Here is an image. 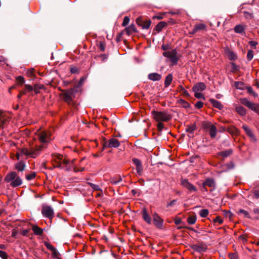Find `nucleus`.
<instances>
[{
	"label": "nucleus",
	"mask_w": 259,
	"mask_h": 259,
	"mask_svg": "<svg viewBox=\"0 0 259 259\" xmlns=\"http://www.w3.org/2000/svg\"><path fill=\"white\" fill-rule=\"evenodd\" d=\"M52 256L54 258H58L59 256V253L58 250L54 247V249L52 250Z\"/></svg>",
	"instance_id": "nucleus-41"
},
{
	"label": "nucleus",
	"mask_w": 259,
	"mask_h": 259,
	"mask_svg": "<svg viewBox=\"0 0 259 259\" xmlns=\"http://www.w3.org/2000/svg\"><path fill=\"white\" fill-rule=\"evenodd\" d=\"M41 213L44 217L48 218L50 220L53 219L54 216V212L52 207L49 205H43Z\"/></svg>",
	"instance_id": "nucleus-4"
},
{
	"label": "nucleus",
	"mask_w": 259,
	"mask_h": 259,
	"mask_svg": "<svg viewBox=\"0 0 259 259\" xmlns=\"http://www.w3.org/2000/svg\"><path fill=\"white\" fill-rule=\"evenodd\" d=\"M248 108L251 109V110L257 112L259 108V106L257 104L253 103V102H251L250 105L249 104Z\"/></svg>",
	"instance_id": "nucleus-28"
},
{
	"label": "nucleus",
	"mask_w": 259,
	"mask_h": 259,
	"mask_svg": "<svg viewBox=\"0 0 259 259\" xmlns=\"http://www.w3.org/2000/svg\"><path fill=\"white\" fill-rule=\"evenodd\" d=\"M246 90L247 91V92L250 94H252L253 93V89H252V88L251 87H248L246 88Z\"/></svg>",
	"instance_id": "nucleus-59"
},
{
	"label": "nucleus",
	"mask_w": 259,
	"mask_h": 259,
	"mask_svg": "<svg viewBox=\"0 0 259 259\" xmlns=\"http://www.w3.org/2000/svg\"><path fill=\"white\" fill-rule=\"evenodd\" d=\"M0 257L3 259H7L8 257V255L5 251L0 250Z\"/></svg>",
	"instance_id": "nucleus-48"
},
{
	"label": "nucleus",
	"mask_w": 259,
	"mask_h": 259,
	"mask_svg": "<svg viewBox=\"0 0 259 259\" xmlns=\"http://www.w3.org/2000/svg\"><path fill=\"white\" fill-rule=\"evenodd\" d=\"M143 166L142 164H141L140 165L136 166V171L138 175L141 176L143 173Z\"/></svg>",
	"instance_id": "nucleus-38"
},
{
	"label": "nucleus",
	"mask_w": 259,
	"mask_h": 259,
	"mask_svg": "<svg viewBox=\"0 0 259 259\" xmlns=\"http://www.w3.org/2000/svg\"><path fill=\"white\" fill-rule=\"evenodd\" d=\"M203 105V102L201 101H198L195 104V107L198 109H200L202 107Z\"/></svg>",
	"instance_id": "nucleus-53"
},
{
	"label": "nucleus",
	"mask_w": 259,
	"mask_h": 259,
	"mask_svg": "<svg viewBox=\"0 0 259 259\" xmlns=\"http://www.w3.org/2000/svg\"><path fill=\"white\" fill-rule=\"evenodd\" d=\"M163 124L161 122H159L157 124V128L159 131H162L163 128Z\"/></svg>",
	"instance_id": "nucleus-55"
},
{
	"label": "nucleus",
	"mask_w": 259,
	"mask_h": 259,
	"mask_svg": "<svg viewBox=\"0 0 259 259\" xmlns=\"http://www.w3.org/2000/svg\"><path fill=\"white\" fill-rule=\"evenodd\" d=\"M122 180L121 177L120 176L111 178L110 179V182L113 185H116Z\"/></svg>",
	"instance_id": "nucleus-25"
},
{
	"label": "nucleus",
	"mask_w": 259,
	"mask_h": 259,
	"mask_svg": "<svg viewBox=\"0 0 259 259\" xmlns=\"http://www.w3.org/2000/svg\"><path fill=\"white\" fill-rule=\"evenodd\" d=\"M172 76L171 75V74H168L167 75L166 77H165V81H164V85L165 87H168L170 83L172 81Z\"/></svg>",
	"instance_id": "nucleus-26"
},
{
	"label": "nucleus",
	"mask_w": 259,
	"mask_h": 259,
	"mask_svg": "<svg viewBox=\"0 0 259 259\" xmlns=\"http://www.w3.org/2000/svg\"><path fill=\"white\" fill-rule=\"evenodd\" d=\"M25 165L22 161H20L15 165V168L19 171H22L24 170Z\"/></svg>",
	"instance_id": "nucleus-22"
},
{
	"label": "nucleus",
	"mask_w": 259,
	"mask_h": 259,
	"mask_svg": "<svg viewBox=\"0 0 259 259\" xmlns=\"http://www.w3.org/2000/svg\"><path fill=\"white\" fill-rule=\"evenodd\" d=\"M242 128L245 132L246 134L252 139V140L253 141H256V139L253 134L251 130L246 125H243Z\"/></svg>",
	"instance_id": "nucleus-13"
},
{
	"label": "nucleus",
	"mask_w": 259,
	"mask_h": 259,
	"mask_svg": "<svg viewBox=\"0 0 259 259\" xmlns=\"http://www.w3.org/2000/svg\"><path fill=\"white\" fill-rule=\"evenodd\" d=\"M214 223H218L219 224H221L223 222V220L220 217H217L214 220Z\"/></svg>",
	"instance_id": "nucleus-46"
},
{
	"label": "nucleus",
	"mask_w": 259,
	"mask_h": 259,
	"mask_svg": "<svg viewBox=\"0 0 259 259\" xmlns=\"http://www.w3.org/2000/svg\"><path fill=\"white\" fill-rule=\"evenodd\" d=\"M45 245L48 249L51 251L54 248V247L50 243L48 242H45Z\"/></svg>",
	"instance_id": "nucleus-51"
},
{
	"label": "nucleus",
	"mask_w": 259,
	"mask_h": 259,
	"mask_svg": "<svg viewBox=\"0 0 259 259\" xmlns=\"http://www.w3.org/2000/svg\"><path fill=\"white\" fill-rule=\"evenodd\" d=\"M176 202V200H173L167 203V207H170L174 205L175 202Z\"/></svg>",
	"instance_id": "nucleus-57"
},
{
	"label": "nucleus",
	"mask_w": 259,
	"mask_h": 259,
	"mask_svg": "<svg viewBox=\"0 0 259 259\" xmlns=\"http://www.w3.org/2000/svg\"><path fill=\"white\" fill-rule=\"evenodd\" d=\"M200 215L202 218H205L208 214V210L206 209H201L199 211Z\"/></svg>",
	"instance_id": "nucleus-34"
},
{
	"label": "nucleus",
	"mask_w": 259,
	"mask_h": 259,
	"mask_svg": "<svg viewBox=\"0 0 259 259\" xmlns=\"http://www.w3.org/2000/svg\"><path fill=\"white\" fill-rule=\"evenodd\" d=\"M8 121V117L6 114L2 110H0V128H4L7 124Z\"/></svg>",
	"instance_id": "nucleus-10"
},
{
	"label": "nucleus",
	"mask_w": 259,
	"mask_h": 259,
	"mask_svg": "<svg viewBox=\"0 0 259 259\" xmlns=\"http://www.w3.org/2000/svg\"><path fill=\"white\" fill-rule=\"evenodd\" d=\"M195 97L198 99L202 98L204 99V97L203 95L199 93V92H195Z\"/></svg>",
	"instance_id": "nucleus-47"
},
{
	"label": "nucleus",
	"mask_w": 259,
	"mask_h": 259,
	"mask_svg": "<svg viewBox=\"0 0 259 259\" xmlns=\"http://www.w3.org/2000/svg\"><path fill=\"white\" fill-rule=\"evenodd\" d=\"M194 249L198 252H202L203 251V248L200 246H195Z\"/></svg>",
	"instance_id": "nucleus-52"
},
{
	"label": "nucleus",
	"mask_w": 259,
	"mask_h": 259,
	"mask_svg": "<svg viewBox=\"0 0 259 259\" xmlns=\"http://www.w3.org/2000/svg\"><path fill=\"white\" fill-rule=\"evenodd\" d=\"M249 44L252 47L255 48L256 46L257 45V42L254 40H251L249 41Z\"/></svg>",
	"instance_id": "nucleus-54"
},
{
	"label": "nucleus",
	"mask_w": 259,
	"mask_h": 259,
	"mask_svg": "<svg viewBox=\"0 0 259 259\" xmlns=\"http://www.w3.org/2000/svg\"><path fill=\"white\" fill-rule=\"evenodd\" d=\"M244 30V28L241 25H237L234 27V31L236 33H241Z\"/></svg>",
	"instance_id": "nucleus-27"
},
{
	"label": "nucleus",
	"mask_w": 259,
	"mask_h": 259,
	"mask_svg": "<svg viewBox=\"0 0 259 259\" xmlns=\"http://www.w3.org/2000/svg\"><path fill=\"white\" fill-rule=\"evenodd\" d=\"M195 30H197V31L201 30H204L206 28V25L202 23L197 24L195 25Z\"/></svg>",
	"instance_id": "nucleus-32"
},
{
	"label": "nucleus",
	"mask_w": 259,
	"mask_h": 259,
	"mask_svg": "<svg viewBox=\"0 0 259 259\" xmlns=\"http://www.w3.org/2000/svg\"><path fill=\"white\" fill-rule=\"evenodd\" d=\"M177 52L176 50H172L171 51H166L163 53V55L170 59L171 62L173 64H177L178 58L177 56Z\"/></svg>",
	"instance_id": "nucleus-5"
},
{
	"label": "nucleus",
	"mask_w": 259,
	"mask_h": 259,
	"mask_svg": "<svg viewBox=\"0 0 259 259\" xmlns=\"http://www.w3.org/2000/svg\"><path fill=\"white\" fill-rule=\"evenodd\" d=\"M181 184L191 192L197 190L196 188L186 179H182Z\"/></svg>",
	"instance_id": "nucleus-9"
},
{
	"label": "nucleus",
	"mask_w": 259,
	"mask_h": 259,
	"mask_svg": "<svg viewBox=\"0 0 259 259\" xmlns=\"http://www.w3.org/2000/svg\"><path fill=\"white\" fill-rule=\"evenodd\" d=\"M231 70L233 72L238 71L239 70V67L238 66H237L234 63H231Z\"/></svg>",
	"instance_id": "nucleus-45"
},
{
	"label": "nucleus",
	"mask_w": 259,
	"mask_h": 259,
	"mask_svg": "<svg viewBox=\"0 0 259 259\" xmlns=\"http://www.w3.org/2000/svg\"><path fill=\"white\" fill-rule=\"evenodd\" d=\"M129 22H130V18L127 16L125 17L124 18L123 21L122 22V26H126L129 23Z\"/></svg>",
	"instance_id": "nucleus-44"
},
{
	"label": "nucleus",
	"mask_w": 259,
	"mask_h": 259,
	"mask_svg": "<svg viewBox=\"0 0 259 259\" xmlns=\"http://www.w3.org/2000/svg\"><path fill=\"white\" fill-rule=\"evenodd\" d=\"M54 160L56 162L55 167L61 168H66L67 170H70L72 167L75 159L69 161L64 158L63 155L60 154H55L54 155Z\"/></svg>",
	"instance_id": "nucleus-2"
},
{
	"label": "nucleus",
	"mask_w": 259,
	"mask_h": 259,
	"mask_svg": "<svg viewBox=\"0 0 259 259\" xmlns=\"http://www.w3.org/2000/svg\"><path fill=\"white\" fill-rule=\"evenodd\" d=\"M25 87L26 89L29 91L30 92L33 90V88L31 85L29 84H25Z\"/></svg>",
	"instance_id": "nucleus-58"
},
{
	"label": "nucleus",
	"mask_w": 259,
	"mask_h": 259,
	"mask_svg": "<svg viewBox=\"0 0 259 259\" xmlns=\"http://www.w3.org/2000/svg\"><path fill=\"white\" fill-rule=\"evenodd\" d=\"M232 153V151L231 149H228L225 151H223L220 152V155L224 157H226L230 155Z\"/></svg>",
	"instance_id": "nucleus-30"
},
{
	"label": "nucleus",
	"mask_w": 259,
	"mask_h": 259,
	"mask_svg": "<svg viewBox=\"0 0 259 259\" xmlns=\"http://www.w3.org/2000/svg\"><path fill=\"white\" fill-rule=\"evenodd\" d=\"M41 89V87H39V88H37L36 86H35L34 88V91L35 94H38L39 93V89Z\"/></svg>",
	"instance_id": "nucleus-60"
},
{
	"label": "nucleus",
	"mask_w": 259,
	"mask_h": 259,
	"mask_svg": "<svg viewBox=\"0 0 259 259\" xmlns=\"http://www.w3.org/2000/svg\"><path fill=\"white\" fill-rule=\"evenodd\" d=\"M22 181L21 179L19 177L15 179L14 181H12L10 184V186L13 187H16L22 184Z\"/></svg>",
	"instance_id": "nucleus-20"
},
{
	"label": "nucleus",
	"mask_w": 259,
	"mask_h": 259,
	"mask_svg": "<svg viewBox=\"0 0 259 259\" xmlns=\"http://www.w3.org/2000/svg\"><path fill=\"white\" fill-rule=\"evenodd\" d=\"M132 160H133V163H134V164L136 166L140 165L141 164H142L141 161L139 159L134 158Z\"/></svg>",
	"instance_id": "nucleus-43"
},
{
	"label": "nucleus",
	"mask_w": 259,
	"mask_h": 259,
	"mask_svg": "<svg viewBox=\"0 0 259 259\" xmlns=\"http://www.w3.org/2000/svg\"><path fill=\"white\" fill-rule=\"evenodd\" d=\"M228 57L230 60H234L236 59V56L234 53L231 51H229Z\"/></svg>",
	"instance_id": "nucleus-42"
},
{
	"label": "nucleus",
	"mask_w": 259,
	"mask_h": 259,
	"mask_svg": "<svg viewBox=\"0 0 259 259\" xmlns=\"http://www.w3.org/2000/svg\"><path fill=\"white\" fill-rule=\"evenodd\" d=\"M32 230L34 232V233L35 234V235H40L42 234L43 233V230L42 229L40 228L39 227H38L36 225H35V226H33L32 227Z\"/></svg>",
	"instance_id": "nucleus-24"
},
{
	"label": "nucleus",
	"mask_w": 259,
	"mask_h": 259,
	"mask_svg": "<svg viewBox=\"0 0 259 259\" xmlns=\"http://www.w3.org/2000/svg\"><path fill=\"white\" fill-rule=\"evenodd\" d=\"M168 48V46L167 45H162V48L163 50H166Z\"/></svg>",
	"instance_id": "nucleus-63"
},
{
	"label": "nucleus",
	"mask_w": 259,
	"mask_h": 259,
	"mask_svg": "<svg viewBox=\"0 0 259 259\" xmlns=\"http://www.w3.org/2000/svg\"><path fill=\"white\" fill-rule=\"evenodd\" d=\"M253 211L255 214H259V208L254 209Z\"/></svg>",
	"instance_id": "nucleus-61"
},
{
	"label": "nucleus",
	"mask_w": 259,
	"mask_h": 259,
	"mask_svg": "<svg viewBox=\"0 0 259 259\" xmlns=\"http://www.w3.org/2000/svg\"><path fill=\"white\" fill-rule=\"evenodd\" d=\"M196 130V126L195 125H191L186 128V132L190 134H193L194 131Z\"/></svg>",
	"instance_id": "nucleus-36"
},
{
	"label": "nucleus",
	"mask_w": 259,
	"mask_h": 259,
	"mask_svg": "<svg viewBox=\"0 0 259 259\" xmlns=\"http://www.w3.org/2000/svg\"><path fill=\"white\" fill-rule=\"evenodd\" d=\"M17 81L20 83H23L25 82L24 78L22 76H19L16 78Z\"/></svg>",
	"instance_id": "nucleus-49"
},
{
	"label": "nucleus",
	"mask_w": 259,
	"mask_h": 259,
	"mask_svg": "<svg viewBox=\"0 0 259 259\" xmlns=\"http://www.w3.org/2000/svg\"><path fill=\"white\" fill-rule=\"evenodd\" d=\"M240 101L241 104L248 107L249 104L251 102L249 101L247 98H243L240 99Z\"/></svg>",
	"instance_id": "nucleus-29"
},
{
	"label": "nucleus",
	"mask_w": 259,
	"mask_h": 259,
	"mask_svg": "<svg viewBox=\"0 0 259 259\" xmlns=\"http://www.w3.org/2000/svg\"><path fill=\"white\" fill-rule=\"evenodd\" d=\"M18 178H19V177L17 176L16 172L13 171L7 174L5 177V180L7 183H11L12 181H14L15 179Z\"/></svg>",
	"instance_id": "nucleus-12"
},
{
	"label": "nucleus",
	"mask_w": 259,
	"mask_h": 259,
	"mask_svg": "<svg viewBox=\"0 0 259 259\" xmlns=\"http://www.w3.org/2000/svg\"><path fill=\"white\" fill-rule=\"evenodd\" d=\"M142 218L144 219V220L148 224H151V219L149 215V214L147 212V210L146 208H144L142 210Z\"/></svg>",
	"instance_id": "nucleus-14"
},
{
	"label": "nucleus",
	"mask_w": 259,
	"mask_h": 259,
	"mask_svg": "<svg viewBox=\"0 0 259 259\" xmlns=\"http://www.w3.org/2000/svg\"><path fill=\"white\" fill-rule=\"evenodd\" d=\"M90 186L92 187L93 189H94L95 190H98L99 189V187L95 184L91 183Z\"/></svg>",
	"instance_id": "nucleus-56"
},
{
	"label": "nucleus",
	"mask_w": 259,
	"mask_h": 259,
	"mask_svg": "<svg viewBox=\"0 0 259 259\" xmlns=\"http://www.w3.org/2000/svg\"><path fill=\"white\" fill-rule=\"evenodd\" d=\"M166 23L164 21L160 22L156 26L155 30L157 32H159L166 25Z\"/></svg>",
	"instance_id": "nucleus-23"
},
{
	"label": "nucleus",
	"mask_w": 259,
	"mask_h": 259,
	"mask_svg": "<svg viewBox=\"0 0 259 259\" xmlns=\"http://www.w3.org/2000/svg\"><path fill=\"white\" fill-rule=\"evenodd\" d=\"M253 57V52L252 50H249L247 54V59L248 61H250Z\"/></svg>",
	"instance_id": "nucleus-39"
},
{
	"label": "nucleus",
	"mask_w": 259,
	"mask_h": 259,
	"mask_svg": "<svg viewBox=\"0 0 259 259\" xmlns=\"http://www.w3.org/2000/svg\"><path fill=\"white\" fill-rule=\"evenodd\" d=\"M206 88V85L203 82H198L195 84L193 88V91L194 92H201L204 91Z\"/></svg>",
	"instance_id": "nucleus-11"
},
{
	"label": "nucleus",
	"mask_w": 259,
	"mask_h": 259,
	"mask_svg": "<svg viewBox=\"0 0 259 259\" xmlns=\"http://www.w3.org/2000/svg\"><path fill=\"white\" fill-rule=\"evenodd\" d=\"M196 221V217L195 216H190L188 218L187 221L188 223L190 225H193L195 224Z\"/></svg>",
	"instance_id": "nucleus-33"
},
{
	"label": "nucleus",
	"mask_w": 259,
	"mask_h": 259,
	"mask_svg": "<svg viewBox=\"0 0 259 259\" xmlns=\"http://www.w3.org/2000/svg\"><path fill=\"white\" fill-rule=\"evenodd\" d=\"M153 219L154 224L158 228L162 229L163 224V219H162L156 212L153 214Z\"/></svg>",
	"instance_id": "nucleus-7"
},
{
	"label": "nucleus",
	"mask_w": 259,
	"mask_h": 259,
	"mask_svg": "<svg viewBox=\"0 0 259 259\" xmlns=\"http://www.w3.org/2000/svg\"><path fill=\"white\" fill-rule=\"evenodd\" d=\"M73 93L72 91H67L64 94V98L65 102L70 103L73 99Z\"/></svg>",
	"instance_id": "nucleus-15"
},
{
	"label": "nucleus",
	"mask_w": 259,
	"mask_h": 259,
	"mask_svg": "<svg viewBox=\"0 0 259 259\" xmlns=\"http://www.w3.org/2000/svg\"><path fill=\"white\" fill-rule=\"evenodd\" d=\"M152 115L153 118L157 121H167L171 118V116L166 112L153 111Z\"/></svg>",
	"instance_id": "nucleus-3"
},
{
	"label": "nucleus",
	"mask_w": 259,
	"mask_h": 259,
	"mask_svg": "<svg viewBox=\"0 0 259 259\" xmlns=\"http://www.w3.org/2000/svg\"><path fill=\"white\" fill-rule=\"evenodd\" d=\"M104 146L106 147L117 148L119 146V142L117 139L111 138L108 141L105 142Z\"/></svg>",
	"instance_id": "nucleus-8"
},
{
	"label": "nucleus",
	"mask_w": 259,
	"mask_h": 259,
	"mask_svg": "<svg viewBox=\"0 0 259 259\" xmlns=\"http://www.w3.org/2000/svg\"><path fill=\"white\" fill-rule=\"evenodd\" d=\"M126 31L127 33H130L132 31H136L135 26L134 25H131L129 27L126 28Z\"/></svg>",
	"instance_id": "nucleus-40"
},
{
	"label": "nucleus",
	"mask_w": 259,
	"mask_h": 259,
	"mask_svg": "<svg viewBox=\"0 0 259 259\" xmlns=\"http://www.w3.org/2000/svg\"><path fill=\"white\" fill-rule=\"evenodd\" d=\"M209 102L215 108H217L220 110L222 109L223 108V106L222 105L221 103L219 101L214 100V99H209Z\"/></svg>",
	"instance_id": "nucleus-17"
},
{
	"label": "nucleus",
	"mask_w": 259,
	"mask_h": 259,
	"mask_svg": "<svg viewBox=\"0 0 259 259\" xmlns=\"http://www.w3.org/2000/svg\"><path fill=\"white\" fill-rule=\"evenodd\" d=\"M71 72L73 73H75L76 72V69L75 68H71Z\"/></svg>",
	"instance_id": "nucleus-64"
},
{
	"label": "nucleus",
	"mask_w": 259,
	"mask_h": 259,
	"mask_svg": "<svg viewBox=\"0 0 259 259\" xmlns=\"http://www.w3.org/2000/svg\"><path fill=\"white\" fill-rule=\"evenodd\" d=\"M138 19H137V23H138V24L139 25V26H141L142 27V28L143 29H148L149 28V27L150 26V25H151V21L150 20L149 21H145V22H141V23H139L138 22Z\"/></svg>",
	"instance_id": "nucleus-21"
},
{
	"label": "nucleus",
	"mask_w": 259,
	"mask_h": 259,
	"mask_svg": "<svg viewBox=\"0 0 259 259\" xmlns=\"http://www.w3.org/2000/svg\"><path fill=\"white\" fill-rule=\"evenodd\" d=\"M161 78V75L157 73H152L148 75V78L153 81H158Z\"/></svg>",
	"instance_id": "nucleus-16"
},
{
	"label": "nucleus",
	"mask_w": 259,
	"mask_h": 259,
	"mask_svg": "<svg viewBox=\"0 0 259 259\" xmlns=\"http://www.w3.org/2000/svg\"><path fill=\"white\" fill-rule=\"evenodd\" d=\"M239 212L243 213L246 217H247L248 218H250V215H249L248 212L244 209H240L239 210Z\"/></svg>",
	"instance_id": "nucleus-50"
},
{
	"label": "nucleus",
	"mask_w": 259,
	"mask_h": 259,
	"mask_svg": "<svg viewBox=\"0 0 259 259\" xmlns=\"http://www.w3.org/2000/svg\"><path fill=\"white\" fill-rule=\"evenodd\" d=\"M236 111L241 116H245L246 114V109L242 106H238L235 108Z\"/></svg>",
	"instance_id": "nucleus-19"
},
{
	"label": "nucleus",
	"mask_w": 259,
	"mask_h": 259,
	"mask_svg": "<svg viewBox=\"0 0 259 259\" xmlns=\"http://www.w3.org/2000/svg\"><path fill=\"white\" fill-rule=\"evenodd\" d=\"M205 128L209 130V135L211 138H214L216 136L217 130L216 127L210 122H206L204 124Z\"/></svg>",
	"instance_id": "nucleus-6"
},
{
	"label": "nucleus",
	"mask_w": 259,
	"mask_h": 259,
	"mask_svg": "<svg viewBox=\"0 0 259 259\" xmlns=\"http://www.w3.org/2000/svg\"><path fill=\"white\" fill-rule=\"evenodd\" d=\"M179 103L185 108H187L190 107V104L183 99H180Z\"/></svg>",
	"instance_id": "nucleus-31"
},
{
	"label": "nucleus",
	"mask_w": 259,
	"mask_h": 259,
	"mask_svg": "<svg viewBox=\"0 0 259 259\" xmlns=\"http://www.w3.org/2000/svg\"><path fill=\"white\" fill-rule=\"evenodd\" d=\"M254 195L256 198H259V191L255 192Z\"/></svg>",
	"instance_id": "nucleus-62"
},
{
	"label": "nucleus",
	"mask_w": 259,
	"mask_h": 259,
	"mask_svg": "<svg viewBox=\"0 0 259 259\" xmlns=\"http://www.w3.org/2000/svg\"><path fill=\"white\" fill-rule=\"evenodd\" d=\"M36 136L41 144L36 146L35 148H31L30 149H23L21 151V154H24L32 158H35L44 149L47 148L48 144L51 140L50 133L48 131L38 130L36 133Z\"/></svg>",
	"instance_id": "nucleus-1"
},
{
	"label": "nucleus",
	"mask_w": 259,
	"mask_h": 259,
	"mask_svg": "<svg viewBox=\"0 0 259 259\" xmlns=\"http://www.w3.org/2000/svg\"><path fill=\"white\" fill-rule=\"evenodd\" d=\"M206 186L211 188H214L215 183L214 180L212 179H207L206 181L203 183V187H205Z\"/></svg>",
	"instance_id": "nucleus-18"
},
{
	"label": "nucleus",
	"mask_w": 259,
	"mask_h": 259,
	"mask_svg": "<svg viewBox=\"0 0 259 259\" xmlns=\"http://www.w3.org/2000/svg\"><path fill=\"white\" fill-rule=\"evenodd\" d=\"M35 176H36L35 172H32L28 175H27L26 176V179L28 181H30V180H33V179H34Z\"/></svg>",
	"instance_id": "nucleus-35"
},
{
	"label": "nucleus",
	"mask_w": 259,
	"mask_h": 259,
	"mask_svg": "<svg viewBox=\"0 0 259 259\" xmlns=\"http://www.w3.org/2000/svg\"><path fill=\"white\" fill-rule=\"evenodd\" d=\"M235 87L238 89H240V90L243 89V83L242 82L236 81V82H235Z\"/></svg>",
	"instance_id": "nucleus-37"
}]
</instances>
